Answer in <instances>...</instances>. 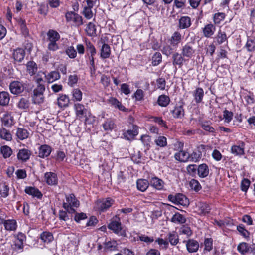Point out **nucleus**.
<instances>
[{
	"instance_id": "1",
	"label": "nucleus",
	"mask_w": 255,
	"mask_h": 255,
	"mask_svg": "<svg viewBox=\"0 0 255 255\" xmlns=\"http://www.w3.org/2000/svg\"><path fill=\"white\" fill-rule=\"evenodd\" d=\"M168 199L170 202L176 205L185 206L189 204L188 198L181 193H177L175 195L170 194L168 196Z\"/></svg>"
},
{
	"instance_id": "2",
	"label": "nucleus",
	"mask_w": 255,
	"mask_h": 255,
	"mask_svg": "<svg viewBox=\"0 0 255 255\" xmlns=\"http://www.w3.org/2000/svg\"><path fill=\"white\" fill-rule=\"evenodd\" d=\"M79 205V201L76 199L73 194H69L66 196V202L63 204V208L68 212H74L72 207H77Z\"/></svg>"
},
{
	"instance_id": "3",
	"label": "nucleus",
	"mask_w": 255,
	"mask_h": 255,
	"mask_svg": "<svg viewBox=\"0 0 255 255\" xmlns=\"http://www.w3.org/2000/svg\"><path fill=\"white\" fill-rule=\"evenodd\" d=\"M45 88L41 86L36 87L33 91L32 96L33 102L35 104H41L44 101V92Z\"/></svg>"
},
{
	"instance_id": "4",
	"label": "nucleus",
	"mask_w": 255,
	"mask_h": 255,
	"mask_svg": "<svg viewBox=\"0 0 255 255\" xmlns=\"http://www.w3.org/2000/svg\"><path fill=\"white\" fill-rule=\"evenodd\" d=\"M65 16L67 21L73 22L75 26L79 27L83 24L82 17L74 12H67Z\"/></svg>"
},
{
	"instance_id": "5",
	"label": "nucleus",
	"mask_w": 255,
	"mask_h": 255,
	"mask_svg": "<svg viewBox=\"0 0 255 255\" xmlns=\"http://www.w3.org/2000/svg\"><path fill=\"white\" fill-rule=\"evenodd\" d=\"M113 203L114 200L110 198L103 199L97 201L95 208L101 211H104L110 208Z\"/></svg>"
},
{
	"instance_id": "6",
	"label": "nucleus",
	"mask_w": 255,
	"mask_h": 255,
	"mask_svg": "<svg viewBox=\"0 0 255 255\" xmlns=\"http://www.w3.org/2000/svg\"><path fill=\"white\" fill-rule=\"evenodd\" d=\"M182 55L186 58H191L194 55L195 49L194 48V43L188 42L182 47L181 49Z\"/></svg>"
},
{
	"instance_id": "7",
	"label": "nucleus",
	"mask_w": 255,
	"mask_h": 255,
	"mask_svg": "<svg viewBox=\"0 0 255 255\" xmlns=\"http://www.w3.org/2000/svg\"><path fill=\"white\" fill-rule=\"evenodd\" d=\"M26 240V236L22 233H19L14 241V248L18 251L21 252L23 248L24 241Z\"/></svg>"
},
{
	"instance_id": "8",
	"label": "nucleus",
	"mask_w": 255,
	"mask_h": 255,
	"mask_svg": "<svg viewBox=\"0 0 255 255\" xmlns=\"http://www.w3.org/2000/svg\"><path fill=\"white\" fill-rule=\"evenodd\" d=\"M184 36L179 31L174 32L168 39V41L172 46L177 48L181 43Z\"/></svg>"
},
{
	"instance_id": "9",
	"label": "nucleus",
	"mask_w": 255,
	"mask_h": 255,
	"mask_svg": "<svg viewBox=\"0 0 255 255\" xmlns=\"http://www.w3.org/2000/svg\"><path fill=\"white\" fill-rule=\"evenodd\" d=\"M9 89L11 93L17 95L23 91L24 85L20 81H13L10 83Z\"/></svg>"
},
{
	"instance_id": "10",
	"label": "nucleus",
	"mask_w": 255,
	"mask_h": 255,
	"mask_svg": "<svg viewBox=\"0 0 255 255\" xmlns=\"http://www.w3.org/2000/svg\"><path fill=\"white\" fill-rule=\"evenodd\" d=\"M74 109L76 117L79 119L83 118L87 114V110L85 106L79 103L74 104Z\"/></svg>"
},
{
	"instance_id": "11",
	"label": "nucleus",
	"mask_w": 255,
	"mask_h": 255,
	"mask_svg": "<svg viewBox=\"0 0 255 255\" xmlns=\"http://www.w3.org/2000/svg\"><path fill=\"white\" fill-rule=\"evenodd\" d=\"M138 127L136 125H133L132 129H128L124 131L122 135L125 139L131 140L134 139V137L138 134Z\"/></svg>"
},
{
	"instance_id": "12",
	"label": "nucleus",
	"mask_w": 255,
	"mask_h": 255,
	"mask_svg": "<svg viewBox=\"0 0 255 255\" xmlns=\"http://www.w3.org/2000/svg\"><path fill=\"white\" fill-rule=\"evenodd\" d=\"M31 154L32 152L30 150L22 148L18 150L17 154V159L21 162H25L29 159Z\"/></svg>"
},
{
	"instance_id": "13",
	"label": "nucleus",
	"mask_w": 255,
	"mask_h": 255,
	"mask_svg": "<svg viewBox=\"0 0 255 255\" xmlns=\"http://www.w3.org/2000/svg\"><path fill=\"white\" fill-rule=\"evenodd\" d=\"M108 103L112 107L118 109L120 111L126 112L128 109L125 108L117 98L110 97L107 100Z\"/></svg>"
},
{
	"instance_id": "14",
	"label": "nucleus",
	"mask_w": 255,
	"mask_h": 255,
	"mask_svg": "<svg viewBox=\"0 0 255 255\" xmlns=\"http://www.w3.org/2000/svg\"><path fill=\"white\" fill-rule=\"evenodd\" d=\"M108 228L115 233L119 234L122 230L120 220L119 218H113L108 225Z\"/></svg>"
},
{
	"instance_id": "15",
	"label": "nucleus",
	"mask_w": 255,
	"mask_h": 255,
	"mask_svg": "<svg viewBox=\"0 0 255 255\" xmlns=\"http://www.w3.org/2000/svg\"><path fill=\"white\" fill-rule=\"evenodd\" d=\"M245 143L243 141H240L238 145H234L231 147V153L236 156H241L244 154Z\"/></svg>"
},
{
	"instance_id": "16",
	"label": "nucleus",
	"mask_w": 255,
	"mask_h": 255,
	"mask_svg": "<svg viewBox=\"0 0 255 255\" xmlns=\"http://www.w3.org/2000/svg\"><path fill=\"white\" fill-rule=\"evenodd\" d=\"M44 178L46 183L49 185H56L58 183L57 174L54 172H46L44 174Z\"/></svg>"
},
{
	"instance_id": "17",
	"label": "nucleus",
	"mask_w": 255,
	"mask_h": 255,
	"mask_svg": "<svg viewBox=\"0 0 255 255\" xmlns=\"http://www.w3.org/2000/svg\"><path fill=\"white\" fill-rule=\"evenodd\" d=\"M70 99L68 95L60 94L57 98V104L61 108H65L69 106Z\"/></svg>"
},
{
	"instance_id": "18",
	"label": "nucleus",
	"mask_w": 255,
	"mask_h": 255,
	"mask_svg": "<svg viewBox=\"0 0 255 255\" xmlns=\"http://www.w3.org/2000/svg\"><path fill=\"white\" fill-rule=\"evenodd\" d=\"M1 122L6 127H11L14 124V118L11 113L6 112L1 117Z\"/></svg>"
},
{
	"instance_id": "19",
	"label": "nucleus",
	"mask_w": 255,
	"mask_h": 255,
	"mask_svg": "<svg viewBox=\"0 0 255 255\" xmlns=\"http://www.w3.org/2000/svg\"><path fill=\"white\" fill-rule=\"evenodd\" d=\"M51 152V148L48 145L44 144L39 148L38 156L40 158L48 157Z\"/></svg>"
},
{
	"instance_id": "20",
	"label": "nucleus",
	"mask_w": 255,
	"mask_h": 255,
	"mask_svg": "<svg viewBox=\"0 0 255 255\" xmlns=\"http://www.w3.org/2000/svg\"><path fill=\"white\" fill-rule=\"evenodd\" d=\"M191 25V18L189 16H182L179 20L178 26L180 29H184L188 28Z\"/></svg>"
},
{
	"instance_id": "21",
	"label": "nucleus",
	"mask_w": 255,
	"mask_h": 255,
	"mask_svg": "<svg viewBox=\"0 0 255 255\" xmlns=\"http://www.w3.org/2000/svg\"><path fill=\"white\" fill-rule=\"evenodd\" d=\"M216 28L213 24L209 23L205 26L203 28V33L205 37L209 38L211 37L215 31Z\"/></svg>"
},
{
	"instance_id": "22",
	"label": "nucleus",
	"mask_w": 255,
	"mask_h": 255,
	"mask_svg": "<svg viewBox=\"0 0 255 255\" xmlns=\"http://www.w3.org/2000/svg\"><path fill=\"white\" fill-rule=\"evenodd\" d=\"M172 116L175 118L181 119L184 116V110L182 106H176L171 111Z\"/></svg>"
},
{
	"instance_id": "23",
	"label": "nucleus",
	"mask_w": 255,
	"mask_h": 255,
	"mask_svg": "<svg viewBox=\"0 0 255 255\" xmlns=\"http://www.w3.org/2000/svg\"><path fill=\"white\" fill-rule=\"evenodd\" d=\"M173 64L174 66H179L181 67L183 65L184 57L182 55V53H179L175 52L172 55Z\"/></svg>"
},
{
	"instance_id": "24",
	"label": "nucleus",
	"mask_w": 255,
	"mask_h": 255,
	"mask_svg": "<svg viewBox=\"0 0 255 255\" xmlns=\"http://www.w3.org/2000/svg\"><path fill=\"white\" fill-rule=\"evenodd\" d=\"M209 172L208 166L206 164H201L198 166L197 173L198 176L201 178L207 177Z\"/></svg>"
},
{
	"instance_id": "25",
	"label": "nucleus",
	"mask_w": 255,
	"mask_h": 255,
	"mask_svg": "<svg viewBox=\"0 0 255 255\" xmlns=\"http://www.w3.org/2000/svg\"><path fill=\"white\" fill-rule=\"evenodd\" d=\"M72 100L75 102H80L82 99L83 93L81 90L78 88H74L71 91Z\"/></svg>"
},
{
	"instance_id": "26",
	"label": "nucleus",
	"mask_w": 255,
	"mask_h": 255,
	"mask_svg": "<svg viewBox=\"0 0 255 255\" xmlns=\"http://www.w3.org/2000/svg\"><path fill=\"white\" fill-rule=\"evenodd\" d=\"M176 160L183 162H186L189 161V154L183 150H181L176 153L174 155Z\"/></svg>"
},
{
	"instance_id": "27",
	"label": "nucleus",
	"mask_w": 255,
	"mask_h": 255,
	"mask_svg": "<svg viewBox=\"0 0 255 255\" xmlns=\"http://www.w3.org/2000/svg\"><path fill=\"white\" fill-rule=\"evenodd\" d=\"M26 193L40 199L42 197L41 192L37 188L32 187H26L25 189Z\"/></svg>"
},
{
	"instance_id": "28",
	"label": "nucleus",
	"mask_w": 255,
	"mask_h": 255,
	"mask_svg": "<svg viewBox=\"0 0 255 255\" xmlns=\"http://www.w3.org/2000/svg\"><path fill=\"white\" fill-rule=\"evenodd\" d=\"M186 245L187 250L190 253L196 252L199 248L198 243L194 240H189Z\"/></svg>"
},
{
	"instance_id": "29",
	"label": "nucleus",
	"mask_w": 255,
	"mask_h": 255,
	"mask_svg": "<svg viewBox=\"0 0 255 255\" xmlns=\"http://www.w3.org/2000/svg\"><path fill=\"white\" fill-rule=\"evenodd\" d=\"M170 221L175 224H182L186 222V219L184 216L177 212L172 216Z\"/></svg>"
},
{
	"instance_id": "30",
	"label": "nucleus",
	"mask_w": 255,
	"mask_h": 255,
	"mask_svg": "<svg viewBox=\"0 0 255 255\" xmlns=\"http://www.w3.org/2000/svg\"><path fill=\"white\" fill-rule=\"evenodd\" d=\"M15 134L19 139L22 140L28 137L29 132L26 129L18 128L16 129Z\"/></svg>"
},
{
	"instance_id": "31",
	"label": "nucleus",
	"mask_w": 255,
	"mask_h": 255,
	"mask_svg": "<svg viewBox=\"0 0 255 255\" xmlns=\"http://www.w3.org/2000/svg\"><path fill=\"white\" fill-rule=\"evenodd\" d=\"M151 186L157 190H161L164 187V182L157 177H153L150 180Z\"/></svg>"
},
{
	"instance_id": "32",
	"label": "nucleus",
	"mask_w": 255,
	"mask_h": 255,
	"mask_svg": "<svg viewBox=\"0 0 255 255\" xmlns=\"http://www.w3.org/2000/svg\"><path fill=\"white\" fill-rule=\"evenodd\" d=\"M102 126L105 131L109 132L115 128L116 125L112 119H108L102 124Z\"/></svg>"
},
{
	"instance_id": "33",
	"label": "nucleus",
	"mask_w": 255,
	"mask_h": 255,
	"mask_svg": "<svg viewBox=\"0 0 255 255\" xmlns=\"http://www.w3.org/2000/svg\"><path fill=\"white\" fill-rule=\"evenodd\" d=\"M43 77H46V76L44 73L39 72L37 75L34 77V80L36 83V87L41 86L43 88H45V81L44 80Z\"/></svg>"
},
{
	"instance_id": "34",
	"label": "nucleus",
	"mask_w": 255,
	"mask_h": 255,
	"mask_svg": "<svg viewBox=\"0 0 255 255\" xmlns=\"http://www.w3.org/2000/svg\"><path fill=\"white\" fill-rule=\"evenodd\" d=\"M25 56L24 50L22 48H17L13 53V57L17 62H21Z\"/></svg>"
},
{
	"instance_id": "35",
	"label": "nucleus",
	"mask_w": 255,
	"mask_h": 255,
	"mask_svg": "<svg viewBox=\"0 0 255 255\" xmlns=\"http://www.w3.org/2000/svg\"><path fill=\"white\" fill-rule=\"evenodd\" d=\"M3 224L5 229L7 231H14L17 228V222L15 220H5Z\"/></svg>"
},
{
	"instance_id": "36",
	"label": "nucleus",
	"mask_w": 255,
	"mask_h": 255,
	"mask_svg": "<svg viewBox=\"0 0 255 255\" xmlns=\"http://www.w3.org/2000/svg\"><path fill=\"white\" fill-rule=\"evenodd\" d=\"M111 54V48L109 45L103 44L101 49L100 56L102 58L106 59L110 57Z\"/></svg>"
},
{
	"instance_id": "37",
	"label": "nucleus",
	"mask_w": 255,
	"mask_h": 255,
	"mask_svg": "<svg viewBox=\"0 0 255 255\" xmlns=\"http://www.w3.org/2000/svg\"><path fill=\"white\" fill-rule=\"evenodd\" d=\"M0 137L1 139L8 141L12 139V135L10 131L3 128L0 129Z\"/></svg>"
},
{
	"instance_id": "38",
	"label": "nucleus",
	"mask_w": 255,
	"mask_h": 255,
	"mask_svg": "<svg viewBox=\"0 0 255 255\" xmlns=\"http://www.w3.org/2000/svg\"><path fill=\"white\" fill-rule=\"evenodd\" d=\"M10 97L8 92L2 91L0 92V104L2 106L7 105L9 102Z\"/></svg>"
},
{
	"instance_id": "39",
	"label": "nucleus",
	"mask_w": 255,
	"mask_h": 255,
	"mask_svg": "<svg viewBox=\"0 0 255 255\" xmlns=\"http://www.w3.org/2000/svg\"><path fill=\"white\" fill-rule=\"evenodd\" d=\"M136 184L137 189L142 192H144L148 187L149 182L145 179H140L137 180Z\"/></svg>"
},
{
	"instance_id": "40",
	"label": "nucleus",
	"mask_w": 255,
	"mask_h": 255,
	"mask_svg": "<svg viewBox=\"0 0 255 255\" xmlns=\"http://www.w3.org/2000/svg\"><path fill=\"white\" fill-rule=\"evenodd\" d=\"M47 36L49 41L53 42H56L60 38L59 34L54 30H49Z\"/></svg>"
},
{
	"instance_id": "41",
	"label": "nucleus",
	"mask_w": 255,
	"mask_h": 255,
	"mask_svg": "<svg viewBox=\"0 0 255 255\" xmlns=\"http://www.w3.org/2000/svg\"><path fill=\"white\" fill-rule=\"evenodd\" d=\"M193 96L196 103L202 101L204 96V91L201 88H197L193 92Z\"/></svg>"
},
{
	"instance_id": "42",
	"label": "nucleus",
	"mask_w": 255,
	"mask_h": 255,
	"mask_svg": "<svg viewBox=\"0 0 255 255\" xmlns=\"http://www.w3.org/2000/svg\"><path fill=\"white\" fill-rule=\"evenodd\" d=\"M199 213L201 215H206L209 213L211 208L206 203L201 202L198 204Z\"/></svg>"
},
{
	"instance_id": "43",
	"label": "nucleus",
	"mask_w": 255,
	"mask_h": 255,
	"mask_svg": "<svg viewBox=\"0 0 255 255\" xmlns=\"http://www.w3.org/2000/svg\"><path fill=\"white\" fill-rule=\"evenodd\" d=\"M104 245L105 251H112L117 250L118 244L116 241L112 240L105 242Z\"/></svg>"
},
{
	"instance_id": "44",
	"label": "nucleus",
	"mask_w": 255,
	"mask_h": 255,
	"mask_svg": "<svg viewBox=\"0 0 255 255\" xmlns=\"http://www.w3.org/2000/svg\"><path fill=\"white\" fill-rule=\"evenodd\" d=\"M168 239L170 244L172 245H176L179 242L178 235L177 233L174 231L168 233Z\"/></svg>"
},
{
	"instance_id": "45",
	"label": "nucleus",
	"mask_w": 255,
	"mask_h": 255,
	"mask_svg": "<svg viewBox=\"0 0 255 255\" xmlns=\"http://www.w3.org/2000/svg\"><path fill=\"white\" fill-rule=\"evenodd\" d=\"M215 39L216 40L215 42H216L219 45L225 42L227 40L225 32L222 31L221 30H219Z\"/></svg>"
},
{
	"instance_id": "46",
	"label": "nucleus",
	"mask_w": 255,
	"mask_h": 255,
	"mask_svg": "<svg viewBox=\"0 0 255 255\" xmlns=\"http://www.w3.org/2000/svg\"><path fill=\"white\" fill-rule=\"evenodd\" d=\"M26 67L27 72L31 75L35 74L37 71V64L33 61L28 62Z\"/></svg>"
},
{
	"instance_id": "47",
	"label": "nucleus",
	"mask_w": 255,
	"mask_h": 255,
	"mask_svg": "<svg viewBox=\"0 0 255 255\" xmlns=\"http://www.w3.org/2000/svg\"><path fill=\"white\" fill-rule=\"evenodd\" d=\"M46 76V79L47 80L48 83H52L54 81L58 80L60 78V74L57 71H52L50 72Z\"/></svg>"
},
{
	"instance_id": "48",
	"label": "nucleus",
	"mask_w": 255,
	"mask_h": 255,
	"mask_svg": "<svg viewBox=\"0 0 255 255\" xmlns=\"http://www.w3.org/2000/svg\"><path fill=\"white\" fill-rule=\"evenodd\" d=\"M9 188L6 183L0 185V195L2 198H6L9 195Z\"/></svg>"
},
{
	"instance_id": "49",
	"label": "nucleus",
	"mask_w": 255,
	"mask_h": 255,
	"mask_svg": "<svg viewBox=\"0 0 255 255\" xmlns=\"http://www.w3.org/2000/svg\"><path fill=\"white\" fill-rule=\"evenodd\" d=\"M157 102L160 106L166 107L170 102V98L166 95H162L159 96Z\"/></svg>"
},
{
	"instance_id": "50",
	"label": "nucleus",
	"mask_w": 255,
	"mask_h": 255,
	"mask_svg": "<svg viewBox=\"0 0 255 255\" xmlns=\"http://www.w3.org/2000/svg\"><path fill=\"white\" fill-rule=\"evenodd\" d=\"M174 48H175V47H173L170 44V45L166 44L162 46L161 51L163 54L167 56H169L173 53Z\"/></svg>"
},
{
	"instance_id": "51",
	"label": "nucleus",
	"mask_w": 255,
	"mask_h": 255,
	"mask_svg": "<svg viewBox=\"0 0 255 255\" xmlns=\"http://www.w3.org/2000/svg\"><path fill=\"white\" fill-rule=\"evenodd\" d=\"M0 152L4 158H9L12 153V150L11 148L7 145H4L1 147Z\"/></svg>"
},
{
	"instance_id": "52",
	"label": "nucleus",
	"mask_w": 255,
	"mask_h": 255,
	"mask_svg": "<svg viewBox=\"0 0 255 255\" xmlns=\"http://www.w3.org/2000/svg\"><path fill=\"white\" fill-rule=\"evenodd\" d=\"M154 142L157 146L164 147L167 146V142L166 138L164 136H159L154 140Z\"/></svg>"
},
{
	"instance_id": "53",
	"label": "nucleus",
	"mask_w": 255,
	"mask_h": 255,
	"mask_svg": "<svg viewBox=\"0 0 255 255\" xmlns=\"http://www.w3.org/2000/svg\"><path fill=\"white\" fill-rule=\"evenodd\" d=\"M30 105L29 101L27 98H21L18 101L17 106L18 108L21 109H26L28 108Z\"/></svg>"
},
{
	"instance_id": "54",
	"label": "nucleus",
	"mask_w": 255,
	"mask_h": 255,
	"mask_svg": "<svg viewBox=\"0 0 255 255\" xmlns=\"http://www.w3.org/2000/svg\"><path fill=\"white\" fill-rule=\"evenodd\" d=\"M40 238L43 242L49 243L53 240V236L51 233L49 232H43L41 233Z\"/></svg>"
},
{
	"instance_id": "55",
	"label": "nucleus",
	"mask_w": 255,
	"mask_h": 255,
	"mask_svg": "<svg viewBox=\"0 0 255 255\" xmlns=\"http://www.w3.org/2000/svg\"><path fill=\"white\" fill-rule=\"evenodd\" d=\"M201 158V153L200 151L193 152L189 154V161L194 162H197L199 161Z\"/></svg>"
},
{
	"instance_id": "56",
	"label": "nucleus",
	"mask_w": 255,
	"mask_h": 255,
	"mask_svg": "<svg viewBox=\"0 0 255 255\" xmlns=\"http://www.w3.org/2000/svg\"><path fill=\"white\" fill-rule=\"evenodd\" d=\"M86 32L89 36H92L96 34V28L94 23L89 22L86 28Z\"/></svg>"
},
{
	"instance_id": "57",
	"label": "nucleus",
	"mask_w": 255,
	"mask_h": 255,
	"mask_svg": "<svg viewBox=\"0 0 255 255\" xmlns=\"http://www.w3.org/2000/svg\"><path fill=\"white\" fill-rule=\"evenodd\" d=\"M162 61V55L159 52H156L152 58V64L154 66L158 65Z\"/></svg>"
},
{
	"instance_id": "58",
	"label": "nucleus",
	"mask_w": 255,
	"mask_h": 255,
	"mask_svg": "<svg viewBox=\"0 0 255 255\" xmlns=\"http://www.w3.org/2000/svg\"><path fill=\"white\" fill-rule=\"evenodd\" d=\"M225 17V13L223 12L216 13L214 15L213 20L215 24H219Z\"/></svg>"
},
{
	"instance_id": "59",
	"label": "nucleus",
	"mask_w": 255,
	"mask_h": 255,
	"mask_svg": "<svg viewBox=\"0 0 255 255\" xmlns=\"http://www.w3.org/2000/svg\"><path fill=\"white\" fill-rule=\"evenodd\" d=\"M248 244L245 242H242L240 243L238 247L237 250L242 254H244L246 253H248Z\"/></svg>"
},
{
	"instance_id": "60",
	"label": "nucleus",
	"mask_w": 255,
	"mask_h": 255,
	"mask_svg": "<svg viewBox=\"0 0 255 255\" xmlns=\"http://www.w3.org/2000/svg\"><path fill=\"white\" fill-rule=\"evenodd\" d=\"M82 14L87 19H90L93 16V13L92 10V8H89L86 6L84 7Z\"/></svg>"
},
{
	"instance_id": "61",
	"label": "nucleus",
	"mask_w": 255,
	"mask_h": 255,
	"mask_svg": "<svg viewBox=\"0 0 255 255\" xmlns=\"http://www.w3.org/2000/svg\"><path fill=\"white\" fill-rule=\"evenodd\" d=\"M66 54L70 58L73 59L76 57L77 52L73 46H69L65 50Z\"/></svg>"
},
{
	"instance_id": "62",
	"label": "nucleus",
	"mask_w": 255,
	"mask_h": 255,
	"mask_svg": "<svg viewBox=\"0 0 255 255\" xmlns=\"http://www.w3.org/2000/svg\"><path fill=\"white\" fill-rule=\"evenodd\" d=\"M233 113L228 110H225L223 112V119L224 120V122L227 123H229L231 121L233 118Z\"/></svg>"
},
{
	"instance_id": "63",
	"label": "nucleus",
	"mask_w": 255,
	"mask_h": 255,
	"mask_svg": "<svg viewBox=\"0 0 255 255\" xmlns=\"http://www.w3.org/2000/svg\"><path fill=\"white\" fill-rule=\"evenodd\" d=\"M237 230L244 238H248L249 237L250 233L246 229H245L243 225L241 224L238 226L237 227Z\"/></svg>"
},
{
	"instance_id": "64",
	"label": "nucleus",
	"mask_w": 255,
	"mask_h": 255,
	"mask_svg": "<svg viewBox=\"0 0 255 255\" xmlns=\"http://www.w3.org/2000/svg\"><path fill=\"white\" fill-rule=\"evenodd\" d=\"M189 185L191 189L194 190L196 191H199L201 188V186L199 182L195 179H192L189 182Z\"/></svg>"
}]
</instances>
